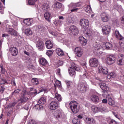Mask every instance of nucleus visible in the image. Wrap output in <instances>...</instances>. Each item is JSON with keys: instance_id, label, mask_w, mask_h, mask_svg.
I'll return each instance as SVG.
<instances>
[{"instance_id": "obj_15", "label": "nucleus", "mask_w": 124, "mask_h": 124, "mask_svg": "<svg viewBox=\"0 0 124 124\" xmlns=\"http://www.w3.org/2000/svg\"><path fill=\"white\" fill-rule=\"evenodd\" d=\"M6 31L9 34H11V35H14V36H17L18 35V32L12 28H8Z\"/></svg>"}, {"instance_id": "obj_41", "label": "nucleus", "mask_w": 124, "mask_h": 124, "mask_svg": "<svg viewBox=\"0 0 124 124\" xmlns=\"http://www.w3.org/2000/svg\"><path fill=\"white\" fill-rule=\"evenodd\" d=\"M36 30L38 31H44V27L41 25H39L37 27Z\"/></svg>"}, {"instance_id": "obj_57", "label": "nucleus", "mask_w": 124, "mask_h": 124, "mask_svg": "<svg viewBox=\"0 0 124 124\" xmlns=\"http://www.w3.org/2000/svg\"><path fill=\"white\" fill-rule=\"evenodd\" d=\"M71 66L70 67L71 68H74L75 69V68L76 67V64H75V63L74 62H72L71 63Z\"/></svg>"}, {"instance_id": "obj_12", "label": "nucleus", "mask_w": 124, "mask_h": 124, "mask_svg": "<svg viewBox=\"0 0 124 124\" xmlns=\"http://www.w3.org/2000/svg\"><path fill=\"white\" fill-rule=\"evenodd\" d=\"M102 31L104 34H109L111 31V27L109 25H106L103 27Z\"/></svg>"}, {"instance_id": "obj_60", "label": "nucleus", "mask_w": 124, "mask_h": 124, "mask_svg": "<svg viewBox=\"0 0 124 124\" xmlns=\"http://www.w3.org/2000/svg\"><path fill=\"white\" fill-rule=\"evenodd\" d=\"M5 88L3 86H1V89L0 90V92L1 93H3V92H4Z\"/></svg>"}, {"instance_id": "obj_42", "label": "nucleus", "mask_w": 124, "mask_h": 124, "mask_svg": "<svg viewBox=\"0 0 124 124\" xmlns=\"http://www.w3.org/2000/svg\"><path fill=\"white\" fill-rule=\"evenodd\" d=\"M48 8H49V5L47 4H45L43 5V10L44 12L48 11Z\"/></svg>"}, {"instance_id": "obj_1", "label": "nucleus", "mask_w": 124, "mask_h": 124, "mask_svg": "<svg viewBox=\"0 0 124 124\" xmlns=\"http://www.w3.org/2000/svg\"><path fill=\"white\" fill-rule=\"evenodd\" d=\"M27 91L24 90L20 94L19 99L18 100L19 104H25L29 101V98L27 97Z\"/></svg>"}, {"instance_id": "obj_5", "label": "nucleus", "mask_w": 124, "mask_h": 124, "mask_svg": "<svg viewBox=\"0 0 124 124\" xmlns=\"http://www.w3.org/2000/svg\"><path fill=\"white\" fill-rule=\"evenodd\" d=\"M87 87H88V85H87L86 82H81L78 84V89L79 90V91H80V92L85 93L86 91L87 90Z\"/></svg>"}, {"instance_id": "obj_32", "label": "nucleus", "mask_w": 124, "mask_h": 124, "mask_svg": "<svg viewBox=\"0 0 124 124\" xmlns=\"http://www.w3.org/2000/svg\"><path fill=\"white\" fill-rule=\"evenodd\" d=\"M53 7L56 9H60V8H62V3H60V2H56L53 4Z\"/></svg>"}, {"instance_id": "obj_45", "label": "nucleus", "mask_w": 124, "mask_h": 124, "mask_svg": "<svg viewBox=\"0 0 124 124\" xmlns=\"http://www.w3.org/2000/svg\"><path fill=\"white\" fill-rule=\"evenodd\" d=\"M53 50H47L46 52V55H47V56H48V57H50V56H52L53 55Z\"/></svg>"}, {"instance_id": "obj_35", "label": "nucleus", "mask_w": 124, "mask_h": 124, "mask_svg": "<svg viewBox=\"0 0 124 124\" xmlns=\"http://www.w3.org/2000/svg\"><path fill=\"white\" fill-rule=\"evenodd\" d=\"M56 53L58 56H63L64 54L63 51L61 48H58L56 50Z\"/></svg>"}, {"instance_id": "obj_9", "label": "nucleus", "mask_w": 124, "mask_h": 124, "mask_svg": "<svg viewBox=\"0 0 124 124\" xmlns=\"http://www.w3.org/2000/svg\"><path fill=\"white\" fill-rule=\"evenodd\" d=\"M36 46L39 51H43L44 49V42L41 40L37 41Z\"/></svg>"}, {"instance_id": "obj_26", "label": "nucleus", "mask_w": 124, "mask_h": 124, "mask_svg": "<svg viewBox=\"0 0 124 124\" xmlns=\"http://www.w3.org/2000/svg\"><path fill=\"white\" fill-rule=\"evenodd\" d=\"M93 46L95 47V50H102V46L98 44L96 42L94 43Z\"/></svg>"}, {"instance_id": "obj_47", "label": "nucleus", "mask_w": 124, "mask_h": 124, "mask_svg": "<svg viewBox=\"0 0 124 124\" xmlns=\"http://www.w3.org/2000/svg\"><path fill=\"white\" fill-rule=\"evenodd\" d=\"M119 65H124V60L123 59H120L117 62Z\"/></svg>"}, {"instance_id": "obj_39", "label": "nucleus", "mask_w": 124, "mask_h": 124, "mask_svg": "<svg viewBox=\"0 0 124 124\" xmlns=\"http://www.w3.org/2000/svg\"><path fill=\"white\" fill-rule=\"evenodd\" d=\"M35 108L36 109V110H42V109H43V106L37 104L35 106Z\"/></svg>"}, {"instance_id": "obj_30", "label": "nucleus", "mask_w": 124, "mask_h": 124, "mask_svg": "<svg viewBox=\"0 0 124 124\" xmlns=\"http://www.w3.org/2000/svg\"><path fill=\"white\" fill-rule=\"evenodd\" d=\"M114 35L117 39H122V38H123V36L120 34V32L118 30L115 31Z\"/></svg>"}, {"instance_id": "obj_62", "label": "nucleus", "mask_w": 124, "mask_h": 124, "mask_svg": "<svg viewBox=\"0 0 124 124\" xmlns=\"http://www.w3.org/2000/svg\"><path fill=\"white\" fill-rule=\"evenodd\" d=\"M40 91V93H42V92H47V89L44 88H41V89Z\"/></svg>"}, {"instance_id": "obj_3", "label": "nucleus", "mask_w": 124, "mask_h": 124, "mask_svg": "<svg viewBox=\"0 0 124 124\" xmlns=\"http://www.w3.org/2000/svg\"><path fill=\"white\" fill-rule=\"evenodd\" d=\"M48 107L50 110H55L60 107V105L56 101H51L48 104Z\"/></svg>"}, {"instance_id": "obj_52", "label": "nucleus", "mask_w": 124, "mask_h": 124, "mask_svg": "<svg viewBox=\"0 0 124 124\" xmlns=\"http://www.w3.org/2000/svg\"><path fill=\"white\" fill-rule=\"evenodd\" d=\"M28 124H36V122L33 120H30L29 121Z\"/></svg>"}, {"instance_id": "obj_64", "label": "nucleus", "mask_w": 124, "mask_h": 124, "mask_svg": "<svg viewBox=\"0 0 124 124\" xmlns=\"http://www.w3.org/2000/svg\"><path fill=\"white\" fill-rule=\"evenodd\" d=\"M120 47L122 49H124V44L120 43Z\"/></svg>"}, {"instance_id": "obj_28", "label": "nucleus", "mask_w": 124, "mask_h": 124, "mask_svg": "<svg viewBox=\"0 0 124 124\" xmlns=\"http://www.w3.org/2000/svg\"><path fill=\"white\" fill-rule=\"evenodd\" d=\"M24 23L27 26H31L32 24V19L27 18L24 20Z\"/></svg>"}, {"instance_id": "obj_63", "label": "nucleus", "mask_w": 124, "mask_h": 124, "mask_svg": "<svg viewBox=\"0 0 124 124\" xmlns=\"http://www.w3.org/2000/svg\"><path fill=\"white\" fill-rule=\"evenodd\" d=\"M112 113H113L114 116L115 117V118H117V119H119V115L117 113H116L114 112H113Z\"/></svg>"}, {"instance_id": "obj_53", "label": "nucleus", "mask_w": 124, "mask_h": 124, "mask_svg": "<svg viewBox=\"0 0 124 124\" xmlns=\"http://www.w3.org/2000/svg\"><path fill=\"white\" fill-rule=\"evenodd\" d=\"M16 105V102H14L13 103H11L9 105V107H10L11 108H12L13 107H14Z\"/></svg>"}, {"instance_id": "obj_29", "label": "nucleus", "mask_w": 124, "mask_h": 124, "mask_svg": "<svg viewBox=\"0 0 124 124\" xmlns=\"http://www.w3.org/2000/svg\"><path fill=\"white\" fill-rule=\"evenodd\" d=\"M68 71L70 75L73 77L75 74H76V73L75 72V69L72 68H69L68 69Z\"/></svg>"}, {"instance_id": "obj_49", "label": "nucleus", "mask_w": 124, "mask_h": 124, "mask_svg": "<svg viewBox=\"0 0 124 124\" xmlns=\"http://www.w3.org/2000/svg\"><path fill=\"white\" fill-rule=\"evenodd\" d=\"M109 78H116V74L114 72H111L110 74L108 76Z\"/></svg>"}, {"instance_id": "obj_7", "label": "nucleus", "mask_w": 124, "mask_h": 124, "mask_svg": "<svg viewBox=\"0 0 124 124\" xmlns=\"http://www.w3.org/2000/svg\"><path fill=\"white\" fill-rule=\"evenodd\" d=\"M79 25L82 28H87L90 25L89 20L86 18H82L79 21Z\"/></svg>"}, {"instance_id": "obj_27", "label": "nucleus", "mask_w": 124, "mask_h": 124, "mask_svg": "<svg viewBox=\"0 0 124 124\" xmlns=\"http://www.w3.org/2000/svg\"><path fill=\"white\" fill-rule=\"evenodd\" d=\"M104 47H105L107 50H111V49H112V47H113V46L112 45V44H111L110 43L107 42L104 45Z\"/></svg>"}, {"instance_id": "obj_34", "label": "nucleus", "mask_w": 124, "mask_h": 124, "mask_svg": "<svg viewBox=\"0 0 124 124\" xmlns=\"http://www.w3.org/2000/svg\"><path fill=\"white\" fill-rule=\"evenodd\" d=\"M54 98H56V99H57L58 101H61L62 99V95H61V94H60L58 93H55Z\"/></svg>"}, {"instance_id": "obj_22", "label": "nucleus", "mask_w": 124, "mask_h": 124, "mask_svg": "<svg viewBox=\"0 0 124 124\" xmlns=\"http://www.w3.org/2000/svg\"><path fill=\"white\" fill-rule=\"evenodd\" d=\"M45 45L47 49H52L54 47V45H53V43L51 41H46Z\"/></svg>"}, {"instance_id": "obj_2", "label": "nucleus", "mask_w": 124, "mask_h": 124, "mask_svg": "<svg viewBox=\"0 0 124 124\" xmlns=\"http://www.w3.org/2000/svg\"><path fill=\"white\" fill-rule=\"evenodd\" d=\"M70 108L74 114H77L79 112V106L75 101H72L69 103Z\"/></svg>"}, {"instance_id": "obj_6", "label": "nucleus", "mask_w": 124, "mask_h": 124, "mask_svg": "<svg viewBox=\"0 0 124 124\" xmlns=\"http://www.w3.org/2000/svg\"><path fill=\"white\" fill-rule=\"evenodd\" d=\"M69 31L70 34H73V35H77V34L79 33V30H78V28L74 25L71 26L70 27Z\"/></svg>"}, {"instance_id": "obj_55", "label": "nucleus", "mask_w": 124, "mask_h": 124, "mask_svg": "<svg viewBox=\"0 0 124 124\" xmlns=\"http://www.w3.org/2000/svg\"><path fill=\"white\" fill-rule=\"evenodd\" d=\"M109 124H118V122H117L115 120L112 119L110 121Z\"/></svg>"}, {"instance_id": "obj_50", "label": "nucleus", "mask_w": 124, "mask_h": 124, "mask_svg": "<svg viewBox=\"0 0 124 124\" xmlns=\"http://www.w3.org/2000/svg\"><path fill=\"white\" fill-rule=\"evenodd\" d=\"M16 93H17V94L20 93V89L15 90L14 92L12 93V95H14V94H16Z\"/></svg>"}, {"instance_id": "obj_25", "label": "nucleus", "mask_w": 124, "mask_h": 124, "mask_svg": "<svg viewBox=\"0 0 124 124\" xmlns=\"http://www.w3.org/2000/svg\"><path fill=\"white\" fill-rule=\"evenodd\" d=\"M79 42L83 46H85L86 44H87V40L83 36L79 37Z\"/></svg>"}, {"instance_id": "obj_54", "label": "nucleus", "mask_w": 124, "mask_h": 124, "mask_svg": "<svg viewBox=\"0 0 124 124\" xmlns=\"http://www.w3.org/2000/svg\"><path fill=\"white\" fill-rule=\"evenodd\" d=\"M69 23H72L73 24L74 23V17H69L68 19Z\"/></svg>"}, {"instance_id": "obj_33", "label": "nucleus", "mask_w": 124, "mask_h": 124, "mask_svg": "<svg viewBox=\"0 0 124 124\" xmlns=\"http://www.w3.org/2000/svg\"><path fill=\"white\" fill-rule=\"evenodd\" d=\"M75 4H72V9L71 10V12H77L78 11V8Z\"/></svg>"}, {"instance_id": "obj_20", "label": "nucleus", "mask_w": 124, "mask_h": 124, "mask_svg": "<svg viewBox=\"0 0 124 124\" xmlns=\"http://www.w3.org/2000/svg\"><path fill=\"white\" fill-rule=\"evenodd\" d=\"M44 17L46 21L50 22L51 19L52 18V15H51V14H50L49 12H46L44 14Z\"/></svg>"}, {"instance_id": "obj_16", "label": "nucleus", "mask_w": 124, "mask_h": 124, "mask_svg": "<svg viewBox=\"0 0 124 124\" xmlns=\"http://www.w3.org/2000/svg\"><path fill=\"white\" fill-rule=\"evenodd\" d=\"M101 89L103 91H105V92L107 91H109V87H108V85L106 84V83L104 82H100L99 84Z\"/></svg>"}, {"instance_id": "obj_23", "label": "nucleus", "mask_w": 124, "mask_h": 124, "mask_svg": "<svg viewBox=\"0 0 124 124\" xmlns=\"http://www.w3.org/2000/svg\"><path fill=\"white\" fill-rule=\"evenodd\" d=\"M83 33L86 37H90V36H92V32L90 30L86 29L83 31Z\"/></svg>"}, {"instance_id": "obj_59", "label": "nucleus", "mask_w": 124, "mask_h": 124, "mask_svg": "<svg viewBox=\"0 0 124 124\" xmlns=\"http://www.w3.org/2000/svg\"><path fill=\"white\" fill-rule=\"evenodd\" d=\"M17 26H18V22L17 21H15L14 22L13 25V28H16V27H17Z\"/></svg>"}, {"instance_id": "obj_11", "label": "nucleus", "mask_w": 124, "mask_h": 124, "mask_svg": "<svg viewBox=\"0 0 124 124\" xmlns=\"http://www.w3.org/2000/svg\"><path fill=\"white\" fill-rule=\"evenodd\" d=\"M75 53L76 54L77 57L80 58L82 57V55H83V49H82V47H77L75 49Z\"/></svg>"}, {"instance_id": "obj_40", "label": "nucleus", "mask_w": 124, "mask_h": 124, "mask_svg": "<svg viewBox=\"0 0 124 124\" xmlns=\"http://www.w3.org/2000/svg\"><path fill=\"white\" fill-rule=\"evenodd\" d=\"M72 123L74 124H81V122H80V120L77 118H74L72 120Z\"/></svg>"}, {"instance_id": "obj_21", "label": "nucleus", "mask_w": 124, "mask_h": 124, "mask_svg": "<svg viewBox=\"0 0 124 124\" xmlns=\"http://www.w3.org/2000/svg\"><path fill=\"white\" fill-rule=\"evenodd\" d=\"M10 51L12 52V56H17L18 54V49L16 47L12 46L9 49Z\"/></svg>"}, {"instance_id": "obj_61", "label": "nucleus", "mask_w": 124, "mask_h": 124, "mask_svg": "<svg viewBox=\"0 0 124 124\" xmlns=\"http://www.w3.org/2000/svg\"><path fill=\"white\" fill-rule=\"evenodd\" d=\"M4 8V7H3V4L1 3V2L0 1V10H2Z\"/></svg>"}, {"instance_id": "obj_8", "label": "nucleus", "mask_w": 124, "mask_h": 124, "mask_svg": "<svg viewBox=\"0 0 124 124\" xmlns=\"http://www.w3.org/2000/svg\"><path fill=\"white\" fill-rule=\"evenodd\" d=\"M100 16L101 19L103 22H108L109 21V15L107 12H102Z\"/></svg>"}, {"instance_id": "obj_17", "label": "nucleus", "mask_w": 124, "mask_h": 124, "mask_svg": "<svg viewBox=\"0 0 124 124\" xmlns=\"http://www.w3.org/2000/svg\"><path fill=\"white\" fill-rule=\"evenodd\" d=\"M90 99L93 101V102H94V103H98L100 101L99 98L98 96H96V95H92L90 97Z\"/></svg>"}, {"instance_id": "obj_37", "label": "nucleus", "mask_w": 124, "mask_h": 124, "mask_svg": "<svg viewBox=\"0 0 124 124\" xmlns=\"http://www.w3.org/2000/svg\"><path fill=\"white\" fill-rule=\"evenodd\" d=\"M25 34L27 35H31V34H32V31H31V29L30 28L25 29Z\"/></svg>"}, {"instance_id": "obj_44", "label": "nucleus", "mask_w": 124, "mask_h": 124, "mask_svg": "<svg viewBox=\"0 0 124 124\" xmlns=\"http://www.w3.org/2000/svg\"><path fill=\"white\" fill-rule=\"evenodd\" d=\"M57 118H61L62 117V110L61 109L57 110Z\"/></svg>"}, {"instance_id": "obj_38", "label": "nucleus", "mask_w": 124, "mask_h": 124, "mask_svg": "<svg viewBox=\"0 0 124 124\" xmlns=\"http://www.w3.org/2000/svg\"><path fill=\"white\" fill-rule=\"evenodd\" d=\"M85 11L87 13H92V8L91 7V5H88L85 8Z\"/></svg>"}, {"instance_id": "obj_43", "label": "nucleus", "mask_w": 124, "mask_h": 124, "mask_svg": "<svg viewBox=\"0 0 124 124\" xmlns=\"http://www.w3.org/2000/svg\"><path fill=\"white\" fill-rule=\"evenodd\" d=\"M0 68L1 73H2V74H5V68L3 66V65H2V64H1V63L0 65Z\"/></svg>"}, {"instance_id": "obj_51", "label": "nucleus", "mask_w": 124, "mask_h": 124, "mask_svg": "<svg viewBox=\"0 0 124 124\" xmlns=\"http://www.w3.org/2000/svg\"><path fill=\"white\" fill-rule=\"evenodd\" d=\"M65 83L67 86V87L69 88V87H70V85H71V83H72V82H71V81L66 80L65 81Z\"/></svg>"}, {"instance_id": "obj_46", "label": "nucleus", "mask_w": 124, "mask_h": 124, "mask_svg": "<svg viewBox=\"0 0 124 124\" xmlns=\"http://www.w3.org/2000/svg\"><path fill=\"white\" fill-rule=\"evenodd\" d=\"M61 86H62V83L60 81H57L54 84L55 88H60Z\"/></svg>"}, {"instance_id": "obj_13", "label": "nucleus", "mask_w": 124, "mask_h": 124, "mask_svg": "<svg viewBox=\"0 0 124 124\" xmlns=\"http://www.w3.org/2000/svg\"><path fill=\"white\" fill-rule=\"evenodd\" d=\"M98 71L99 73H102L103 74H105L107 75L108 73V69L106 67H102L100 66L98 67Z\"/></svg>"}, {"instance_id": "obj_24", "label": "nucleus", "mask_w": 124, "mask_h": 124, "mask_svg": "<svg viewBox=\"0 0 124 124\" xmlns=\"http://www.w3.org/2000/svg\"><path fill=\"white\" fill-rule=\"evenodd\" d=\"M107 98L108 99V102L109 105L112 106V105H114L115 104V101L113 100V99L110 97V95H108L107 96Z\"/></svg>"}, {"instance_id": "obj_36", "label": "nucleus", "mask_w": 124, "mask_h": 124, "mask_svg": "<svg viewBox=\"0 0 124 124\" xmlns=\"http://www.w3.org/2000/svg\"><path fill=\"white\" fill-rule=\"evenodd\" d=\"M31 82L33 85L36 86V85H38L39 84V82L38 81V79L36 78H32L31 79Z\"/></svg>"}, {"instance_id": "obj_14", "label": "nucleus", "mask_w": 124, "mask_h": 124, "mask_svg": "<svg viewBox=\"0 0 124 124\" xmlns=\"http://www.w3.org/2000/svg\"><path fill=\"white\" fill-rule=\"evenodd\" d=\"M91 109L94 113H97V112H102V111H105L104 108H99L98 107L93 106L91 107Z\"/></svg>"}, {"instance_id": "obj_18", "label": "nucleus", "mask_w": 124, "mask_h": 124, "mask_svg": "<svg viewBox=\"0 0 124 124\" xmlns=\"http://www.w3.org/2000/svg\"><path fill=\"white\" fill-rule=\"evenodd\" d=\"M85 122L86 124H96V121L94 120V119L93 118H90L89 117H87L84 119Z\"/></svg>"}, {"instance_id": "obj_19", "label": "nucleus", "mask_w": 124, "mask_h": 124, "mask_svg": "<svg viewBox=\"0 0 124 124\" xmlns=\"http://www.w3.org/2000/svg\"><path fill=\"white\" fill-rule=\"evenodd\" d=\"M39 62L43 66H46L48 64V61L44 58H40L39 59Z\"/></svg>"}, {"instance_id": "obj_48", "label": "nucleus", "mask_w": 124, "mask_h": 124, "mask_svg": "<svg viewBox=\"0 0 124 124\" xmlns=\"http://www.w3.org/2000/svg\"><path fill=\"white\" fill-rule=\"evenodd\" d=\"M37 0H29L28 3L30 5H33Z\"/></svg>"}, {"instance_id": "obj_31", "label": "nucleus", "mask_w": 124, "mask_h": 124, "mask_svg": "<svg viewBox=\"0 0 124 124\" xmlns=\"http://www.w3.org/2000/svg\"><path fill=\"white\" fill-rule=\"evenodd\" d=\"M38 103L39 104H45L46 103V97H42L40 98V99L38 101Z\"/></svg>"}, {"instance_id": "obj_4", "label": "nucleus", "mask_w": 124, "mask_h": 124, "mask_svg": "<svg viewBox=\"0 0 124 124\" xmlns=\"http://www.w3.org/2000/svg\"><path fill=\"white\" fill-rule=\"evenodd\" d=\"M99 63L98 59L96 58H92L89 61V65L92 67H97Z\"/></svg>"}, {"instance_id": "obj_56", "label": "nucleus", "mask_w": 124, "mask_h": 124, "mask_svg": "<svg viewBox=\"0 0 124 124\" xmlns=\"http://www.w3.org/2000/svg\"><path fill=\"white\" fill-rule=\"evenodd\" d=\"M102 49H98L96 50V53L98 56H100V55L102 54V52L101 51Z\"/></svg>"}, {"instance_id": "obj_58", "label": "nucleus", "mask_w": 124, "mask_h": 124, "mask_svg": "<svg viewBox=\"0 0 124 124\" xmlns=\"http://www.w3.org/2000/svg\"><path fill=\"white\" fill-rule=\"evenodd\" d=\"M35 91L31 92V94L33 95V96H35L37 94V91L36 90H34Z\"/></svg>"}, {"instance_id": "obj_10", "label": "nucleus", "mask_w": 124, "mask_h": 124, "mask_svg": "<svg viewBox=\"0 0 124 124\" xmlns=\"http://www.w3.org/2000/svg\"><path fill=\"white\" fill-rule=\"evenodd\" d=\"M115 60L114 55H110L106 58V62L108 64H113L115 62Z\"/></svg>"}]
</instances>
